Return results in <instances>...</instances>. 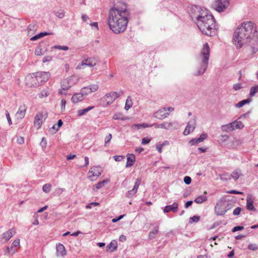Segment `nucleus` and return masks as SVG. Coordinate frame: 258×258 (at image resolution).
<instances>
[{
	"label": "nucleus",
	"instance_id": "5fc2aeb1",
	"mask_svg": "<svg viewBox=\"0 0 258 258\" xmlns=\"http://www.w3.org/2000/svg\"><path fill=\"white\" fill-rule=\"evenodd\" d=\"M99 205V203L98 202H92V203H89V204H88L86 206V209H91V208H92V207L93 206H98Z\"/></svg>",
	"mask_w": 258,
	"mask_h": 258
},
{
	"label": "nucleus",
	"instance_id": "3c124183",
	"mask_svg": "<svg viewBox=\"0 0 258 258\" xmlns=\"http://www.w3.org/2000/svg\"><path fill=\"white\" fill-rule=\"evenodd\" d=\"M20 244V239H15L13 242L12 243V245H11V249H13V247H16V246H18Z\"/></svg>",
	"mask_w": 258,
	"mask_h": 258
},
{
	"label": "nucleus",
	"instance_id": "680f3d73",
	"mask_svg": "<svg viewBox=\"0 0 258 258\" xmlns=\"http://www.w3.org/2000/svg\"><path fill=\"white\" fill-rule=\"evenodd\" d=\"M6 117H7V120H8L9 125H11L12 124V121L11 119L10 114L7 110H6Z\"/></svg>",
	"mask_w": 258,
	"mask_h": 258
},
{
	"label": "nucleus",
	"instance_id": "6e6d98bb",
	"mask_svg": "<svg viewBox=\"0 0 258 258\" xmlns=\"http://www.w3.org/2000/svg\"><path fill=\"white\" fill-rule=\"evenodd\" d=\"M52 59V57L51 56H44L42 59V62L43 63L49 62L51 61Z\"/></svg>",
	"mask_w": 258,
	"mask_h": 258
},
{
	"label": "nucleus",
	"instance_id": "69168bd1",
	"mask_svg": "<svg viewBox=\"0 0 258 258\" xmlns=\"http://www.w3.org/2000/svg\"><path fill=\"white\" fill-rule=\"evenodd\" d=\"M17 142L20 145H22L24 143V138L22 137H19L17 139Z\"/></svg>",
	"mask_w": 258,
	"mask_h": 258
},
{
	"label": "nucleus",
	"instance_id": "4d7b16f0",
	"mask_svg": "<svg viewBox=\"0 0 258 258\" xmlns=\"http://www.w3.org/2000/svg\"><path fill=\"white\" fill-rule=\"evenodd\" d=\"M241 208L240 207H237L233 211V214L235 216L239 215L241 212Z\"/></svg>",
	"mask_w": 258,
	"mask_h": 258
},
{
	"label": "nucleus",
	"instance_id": "4468645a",
	"mask_svg": "<svg viewBox=\"0 0 258 258\" xmlns=\"http://www.w3.org/2000/svg\"><path fill=\"white\" fill-rule=\"evenodd\" d=\"M244 127V124L242 121L235 120L232 123L227 124V130L232 131L236 129H242Z\"/></svg>",
	"mask_w": 258,
	"mask_h": 258
},
{
	"label": "nucleus",
	"instance_id": "7ed1b4c3",
	"mask_svg": "<svg viewBox=\"0 0 258 258\" xmlns=\"http://www.w3.org/2000/svg\"><path fill=\"white\" fill-rule=\"evenodd\" d=\"M237 29L251 39V42H256L258 46L257 30L254 23L250 21L244 22L239 25Z\"/></svg>",
	"mask_w": 258,
	"mask_h": 258
},
{
	"label": "nucleus",
	"instance_id": "f704fd0d",
	"mask_svg": "<svg viewBox=\"0 0 258 258\" xmlns=\"http://www.w3.org/2000/svg\"><path fill=\"white\" fill-rule=\"evenodd\" d=\"M241 174L240 170L237 169L233 171V172L231 174L230 176L234 180H236L239 177Z\"/></svg>",
	"mask_w": 258,
	"mask_h": 258
},
{
	"label": "nucleus",
	"instance_id": "9d476101",
	"mask_svg": "<svg viewBox=\"0 0 258 258\" xmlns=\"http://www.w3.org/2000/svg\"><path fill=\"white\" fill-rule=\"evenodd\" d=\"M212 7L217 12H223L226 8V0H215Z\"/></svg>",
	"mask_w": 258,
	"mask_h": 258
},
{
	"label": "nucleus",
	"instance_id": "37998d69",
	"mask_svg": "<svg viewBox=\"0 0 258 258\" xmlns=\"http://www.w3.org/2000/svg\"><path fill=\"white\" fill-rule=\"evenodd\" d=\"M200 219V216L195 215V216L191 217L189 218V223L190 224H191L193 222H198V221H199Z\"/></svg>",
	"mask_w": 258,
	"mask_h": 258
},
{
	"label": "nucleus",
	"instance_id": "20e7f679",
	"mask_svg": "<svg viewBox=\"0 0 258 258\" xmlns=\"http://www.w3.org/2000/svg\"><path fill=\"white\" fill-rule=\"evenodd\" d=\"M232 41L237 48H240L244 45L250 44L252 42L251 39L237 28L234 31Z\"/></svg>",
	"mask_w": 258,
	"mask_h": 258
},
{
	"label": "nucleus",
	"instance_id": "a211bd4d",
	"mask_svg": "<svg viewBox=\"0 0 258 258\" xmlns=\"http://www.w3.org/2000/svg\"><path fill=\"white\" fill-rule=\"evenodd\" d=\"M15 233V228H11L2 235L1 240H4L5 242H8Z\"/></svg>",
	"mask_w": 258,
	"mask_h": 258
},
{
	"label": "nucleus",
	"instance_id": "e2e57ef3",
	"mask_svg": "<svg viewBox=\"0 0 258 258\" xmlns=\"http://www.w3.org/2000/svg\"><path fill=\"white\" fill-rule=\"evenodd\" d=\"M151 141V139L148 138H144L142 140V144L143 145H146L150 143Z\"/></svg>",
	"mask_w": 258,
	"mask_h": 258
},
{
	"label": "nucleus",
	"instance_id": "338daca9",
	"mask_svg": "<svg viewBox=\"0 0 258 258\" xmlns=\"http://www.w3.org/2000/svg\"><path fill=\"white\" fill-rule=\"evenodd\" d=\"M164 145V144H158L156 145V149L160 153H161L162 151V149Z\"/></svg>",
	"mask_w": 258,
	"mask_h": 258
},
{
	"label": "nucleus",
	"instance_id": "13d9d810",
	"mask_svg": "<svg viewBox=\"0 0 258 258\" xmlns=\"http://www.w3.org/2000/svg\"><path fill=\"white\" fill-rule=\"evenodd\" d=\"M115 161H121L122 160H123L124 158V157L123 156L121 155H115L113 157Z\"/></svg>",
	"mask_w": 258,
	"mask_h": 258
},
{
	"label": "nucleus",
	"instance_id": "bb28decb",
	"mask_svg": "<svg viewBox=\"0 0 258 258\" xmlns=\"http://www.w3.org/2000/svg\"><path fill=\"white\" fill-rule=\"evenodd\" d=\"M167 130H176L179 127V123L176 121L169 122H167Z\"/></svg>",
	"mask_w": 258,
	"mask_h": 258
},
{
	"label": "nucleus",
	"instance_id": "a18cd8bd",
	"mask_svg": "<svg viewBox=\"0 0 258 258\" xmlns=\"http://www.w3.org/2000/svg\"><path fill=\"white\" fill-rule=\"evenodd\" d=\"M105 183H107V180H103L102 181L98 182L96 184V188L97 189L102 188V187H103L104 186V184H105Z\"/></svg>",
	"mask_w": 258,
	"mask_h": 258
},
{
	"label": "nucleus",
	"instance_id": "1a4fd4ad",
	"mask_svg": "<svg viewBox=\"0 0 258 258\" xmlns=\"http://www.w3.org/2000/svg\"><path fill=\"white\" fill-rule=\"evenodd\" d=\"M47 117V114L40 113L37 114L34 121V126L37 128L39 129L41 127V125L43 121H44Z\"/></svg>",
	"mask_w": 258,
	"mask_h": 258
},
{
	"label": "nucleus",
	"instance_id": "72a5a7b5",
	"mask_svg": "<svg viewBox=\"0 0 258 258\" xmlns=\"http://www.w3.org/2000/svg\"><path fill=\"white\" fill-rule=\"evenodd\" d=\"M112 118L114 120H125L127 119V117H125L122 113L117 112L113 115Z\"/></svg>",
	"mask_w": 258,
	"mask_h": 258
},
{
	"label": "nucleus",
	"instance_id": "c9c22d12",
	"mask_svg": "<svg viewBox=\"0 0 258 258\" xmlns=\"http://www.w3.org/2000/svg\"><path fill=\"white\" fill-rule=\"evenodd\" d=\"M207 200V197L205 195H201L195 199L194 201L197 204H201Z\"/></svg>",
	"mask_w": 258,
	"mask_h": 258
},
{
	"label": "nucleus",
	"instance_id": "0e129e2a",
	"mask_svg": "<svg viewBox=\"0 0 258 258\" xmlns=\"http://www.w3.org/2000/svg\"><path fill=\"white\" fill-rule=\"evenodd\" d=\"M244 229V227L243 226H235L234 227L232 230V231L233 232H235L237 231H238V230H243Z\"/></svg>",
	"mask_w": 258,
	"mask_h": 258
},
{
	"label": "nucleus",
	"instance_id": "f03ea898",
	"mask_svg": "<svg viewBox=\"0 0 258 258\" xmlns=\"http://www.w3.org/2000/svg\"><path fill=\"white\" fill-rule=\"evenodd\" d=\"M189 14L203 34L212 36L214 33V30L215 29L216 22L212 14H209L207 10H204L196 5L191 6Z\"/></svg>",
	"mask_w": 258,
	"mask_h": 258
},
{
	"label": "nucleus",
	"instance_id": "aec40b11",
	"mask_svg": "<svg viewBox=\"0 0 258 258\" xmlns=\"http://www.w3.org/2000/svg\"><path fill=\"white\" fill-rule=\"evenodd\" d=\"M102 170L99 167H93L91 168V169L89 171V173H91L92 175L89 176V178L91 180H93L92 179V177L94 176H97L99 177L100 175H101L102 173Z\"/></svg>",
	"mask_w": 258,
	"mask_h": 258
},
{
	"label": "nucleus",
	"instance_id": "de8ad7c7",
	"mask_svg": "<svg viewBox=\"0 0 258 258\" xmlns=\"http://www.w3.org/2000/svg\"><path fill=\"white\" fill-rule=\"evenodd\" d=\"M201 143L200 141H199V138H194L192 139L189 141V144L191 145H195L196 144H198Z\"/></svg>",
	"mask_w": 258,
	"mask_h": 258
},
{
	"label": "nucleus",
	"instance_id": "a878e982",
	"mask_svg": "<svg viewBox=\"0 0 258 258\" xmlns=\"http://www.w3.org/2000/svg\"><path fill=\"white\" fill-rule=\"evenodd\" d=\"M84 99V96L81 93H76L73 95L71 100L74 103H77L80 101H82Z\"/></svg>",
	"mask_w": 258,
	"mask_h": 258
},
{
	"label": "nucleus",
	"instance_id": "864d4df0",
	"mask_svg": "<svg viewBox=\"0 0 258 258\" xmlns=\"http://www.w3.org/2000/svg\"><path fill=\"white\" fill-rule=\"evenodd\" d=\"M208 137V135L206 133H203L201 134L199 138V141L200 142H203Z\"/></svg>",
	"mask_w": 258,
	"mask_h": 258
},
{
	"label": "nucleus",
	"instance_id": "2eb2a0df",
	"mask_svg": "<svg viewBox=\"0 0 258 258\" xmlns=\"http://www.w3.org/2000/svg\"><path fill=\"white\" fill-rule=\"evenodd\" d=\"M196 124V121L195 119L189 120L183 132V135L186 136L192 133L195 128Z\"/></svg>",
	"mask_w": 258,
	"mask_h": 258
},
{
	"label": "nucleus",
	"instance_id": "49530a36",
	"mask_svg": "<svg viewBox=\"0 0 258 258\" xmlns=\"http://www.w3.org/2000/svg\"><path fill=\"white\" fill-rule=\"evenodd\" d=\"M56 16L59 18H62L64 16V12L63 10H59L56 13Z\"/></svg>",
	"mask_w": 258,
	"mask_h": 258
},
{
	"label": "nucleus",
	"instance_id": "39448f33",
	"mask_svg": "<svg viewBox=\"0 0 258 258\" xmlns=\"http://www.w3.org/2000/svg\"><path fill=\"white\" fill-rule=\"evenodd\" d=\"M210 47L208 43H206L201 52V57L202 62L201 67L198 70L196 76L203 75L206 71L210 57Z\"/></svg>",
	"mask_w": 258,
	"mask_h": 258
},
{
	"label": "nucleus",
	"instance_id": "6ab92c4d",
	"mask_svg": "<svg viewBox=\"0 0 258 258\" xmlns=\"http://www.w3.org/2000/svg\"><path fill=\"white\" fill-rule=\"evenodd\" d=\"M96 60L94 58H89L83 60L82 63L78 66V67L82 69V66H86L89 67H93L96 65Z\"/></svg>",
	"mask_w": 258,
	"mask_h": 258
},
{
	"label": "nucleus",
	"instance_id": "dca6fc26",
	"mask_svg": "<svg viewBox=\"0 0 258 258\" xmlns=\"http://www.w3.org/2000/svg\"><path fill=\"white\" fill-rule=\"evenodd\" d=\"M119 95L116 92H111L109 93L106 94L104 97L103 99L107 101V104H111Z\"/></svg>",
	"mask_w": 258,
	"mask_h": 258
},
{
	"label": "nucleus",
	"instance_id": "c756f323",
	"mask_svg": "<svg viewBox=\"0 0 258 258\" xmlns=\"http://www.w3.org/2000/svg\"><path fill=\"white\" fill-rule=\"evenodd\" d=\"M26 110V109L25 105L20 106L17 112L18 117L20 118H23L25 115Z\"/></svg>",
	"mask_w": 258,
	"mask_h": 258
},
{
	"label": "nucleus",
	"instance_id": "09e8293b",
	"mask_svg": "<svg viewBox=\"0 0 258 258\" xmlns=\"http://www.w3.org/2000/svg\"><path fill=\"white\" fill-rule=\"evenodd\" d=\"M46 145H47L46 140L44 137H43L42 138L41 141L40 143V145L42 147V149H45L46 148Z\"/></svg>",
	"mask_w": 258,
	"mask_h": 258
},
{
	"label": "nucleus",
	"instance_id": "052dcab7",
	"mask_svg": "<svg viewBox=\"0 0 258 258\" xmlns=\"http://www.w3.org/2000/svg\"><path fill=\"white\" fill-rule=\"evenodd\" d=\"M48 93L46 91L43 90L41 92V93L39 94V97L40 98H43L44 97H47L48 95Z\"/></svg>",
	"mask_w": 258,
	"mask_h": 258
},
{
	"label": "nucleus",
	"instance_id": "6e6552de",
	"mask_svg": "<svg viewBox=\"0 0 258 258\" xmlns=\"http://www.w3.org/2000/svg\"><path fill=\"white\" fill-rule=\"evenodd\" d=\"M174 110L172 107H163L154 113V117L160 120H162L167 117L169 114V112H166L167 110L172 111Z\"/></svg>",
	"mask_w": 258,
	"mask_h": 258
},
{
	"label": "nucleus",
	"instance_id": "9b49d317",
	"mask_svg": "<svg viewBox=\"0 0 258 258\" xmlns=\"http://www.w3.org/2000/svg\"><path fill=\"white\" fill-rule=\"evenodd\" d=\"M215 211L217 215H223L226 212V204L223 201H219L215 207Z\"/></svg>",
	"mask_w": 258,
	"mask_h": 258
},
{
	"label": "nucleus",
	"instance_id": "8fccbe9b",
	"mask_svg": "<svg viewBox=\"0 0 258 258\" xmlns=\"http://www.w3.org/2000/svg\"><path fill=\"white\" fill-rule=\"evenodd\" d=\"M112 138V135L111 134H109L108 135H107L105 138V146H107V144L110 141L111 139Z\"/></svg>",
	"mask_w": 258,
	"mask_h": 258
},
{
	"label": "nucleus",
	"instance_id": "ddd939ff",
	"mask_svg": "<svg viewBox=\"0 0 258 258\" xmlns=\"http://www.w3.org/2000/svg\"><path fill=\"white\" fill-rule=\"evenodd\" d=\"M47 50L46 43L42 41L39 43V45L36 47L35 50V54L36 55H42Z\"/></svg>",
	"mask_w": 258,
	"mask_h": 258
},
{
	"label": "nucleus",
	"instance_id": "603ef678",
	"mask_svg": "<svg viewBox=\"0 0 258 258\" xmlns=\"http://www.w3.org/2000/svg\"><path fill=\"white\" fill-rule=\"evenodd\" d=\"M248 248L251 250H256L257 249L258 247L255 244H249L248 245Z\"/></svg>",
	"mask_w": 258,
	"mask_h": 258
},
{
	"label": "nucleus",
	"instance_id": "c85d7f7f",
	"mask_svg": "<svg viewBox=\"0 0 258 258\" xmlns=\"http://www.w3.org/2000/svg\"><path fill=\"white\" fill-rule=\"evenodd\" d=\"M159 225H156L154 227V229L152 231H150L149 233V239L150 240L153 239L155 238L157 234L159 232Z\"/></svg>",
	"mask_w": 258,
	"mask_h": 258
},
{
	"label": "nucleus",
	"instance_id": "423d86ee",
	"mask_svg": "<svg viewBox=\"0 0 258 258\" xmlns=\"http://www.w3.org/2000/svg\"><path fill=\"white\" fill-rule=\"evenodd\" d=\"M77 81L78 79L75 76H72L63 80L60 83L61 89L59 90V93L60 94H66V91L76 84Z\"/></svg>",
	"mask_w": 258,
	"mask_h": 258
},
{
	"label": "nucleus",
	"instance_id": "79ce46f5",
	"mask_svg": "<svg viewBox=\"0 0 258 258\" xmlns=\"http://www.w3.org/2000/svg\"><path fill=\"white\" fill-rule=\"evenodd\" d=\"M51 185L49 183H46L43 185L42 190L45 193H49L51 190Z\"/></svg>",
	"mask_w": 258,
	"mask_h": 258
},
{
	"label": "nucleus",
	"instance_id": "b1692460",
	"mask_svg": "<svg viewBox=\"0 0 258 258\" xmlns=\"http://www.w3.org/2000/svg\"><path fill=\"white\" fill-rule=\"evenodd\" d=\"M136 161L135 156L133 154H128L127 155V162L125 167L128 168L132 166Z\"/></svg>",
	"mask_w": 258,
	"mask_h": 258
},
{
	"label": "nucleus",
	"instance_id": "f8f14e48",
	"mask_svg": "<svg viewBox=\"0 0 258 258\" xmlns=\"http://www.w3.org/2000/svg\"><path fill=\"white\" fill-rule=\"evenodd\" d=\"M225 131L226 125H222L221 127V130L218 131L217 133V142L221 146L225 145L226 134L222 133V132L224 133Z\"/></svg>",
	"mask_w": 258,
	"mask_h": 258
},
{
	"label": "nucleus",
	"instance_id": "f257e3e1",
	"mask_svg": "<svg viewBox=\"0 0 258 258\" xmlns=\"http://www.w3.org/2000/svg\"><path fill=\"white\" fill-rule=\"evenodd\" d=\"M130 12L124 3L120 4L110 9L108 18V25L115 34L123 32L126 29Z\"/></svg>",
	"mask_w": 258,
	"mask_h": 258
},
{
	"label": "nucleus",
	"instance_id": "774afa93",
	"mask_svg": "<svg viewBox=\"0 0 258 258\" xmlns=\"http://www.w3.org/2000/svg\"><path fill=\"white\" fill-rule=\"evenodd\" d=\"M62 121L61 119H59L57 121V128H56V131H58L59 128L62 125Z\"/></svg>",
	"mask_w": 258,
	"mask_h": 258
},
{
	"label": "nucleus",
	"instance_id": "58836bf2",
	"mask_svg": "<svg viewBox=\"0 0 258 258\" xmlns=\"http://www.w3.org/2000/svg\"><path fill=\"white\" fill-rule=\"evenodd\" d=\"M250 101V100L249 99L243 100L240 101L237 104H236L235 105V106H236V107H237L238 108H240V107H242L244 105L249 103Z\"/></svg>",
	"mask_w": 258,
	"mask_h": 258
},
{
	"label": "nucleus",
	"instance_id": "4be33fe9",
	"mask_svg": "<svg viewBox=\"0 0 258 258\" xmlns=\"http://www.w3.org/2000/svg\"><path fill=\"white\" fill-rule=\"evenodd\" d=\"M178 208V204L176 203H173V204L172 205L166 206L164 209V212L166 213L170 211H172L174 213H176L177 212Z\"/></svg>",
	"mask_w": 258,
	"mask_h": 258
},
{
	"label": "nucleus",
	"instance_id": "473e14b6",
	"mask_svg": "<svg viewBox=\"0 0 258 258\" xmlns=\"http://www.w3.org/2000/svg\"><path fill=\"white\" fill-rule=\"evenodd\" d=\"M94 108V106H89L87 108L83 109H80L78 110L77 111L78 113V116H81L84 114H85L87 112H88L89 111L91 110V109H93Z\"/></svg>",
	"mask_w": 258,
	"mask_h": 258
},
{
	"label": "nucleus",
	"instance_id": "5701e85b",
	"mask_svg": "<svg viewBox=\"0 0 258 258\" xmlns=\"http://www.w3.org/2000/svg\"><path fill=\"white\" fill-rule=\"evenodd\" d=\"M246 208L249 211H256L253 205V200L251 196H248L246 198Z\"/></svg>",
	"mask_w": 258,
	"mask_h": 258
},
{
	"label": "nucleus",
	"instance_id": "f3484780",
	"mask_svg": "<svg viewBox=\"0 0 258 258\" xmlns=\"http://www.w3.org/2000/svg\"><path fill=\"white\" fill-rule=\"evenodd\" d=\"M141 183V180L139 178L137 179L135 184L134 186V187L132 189L128 190L125 195L126 197L128 198H131L133 197V196L135 195L138 189V188Z\"/></svg>",
	"mask_w": 258,
	"mask_h": 258
},
{
	"label": "nucleus",
	"instance_id": "cd10ccee",
	"mask_svg": "<svg viewBox=\"0 0 258 258\" xmlns=\"http://www.w3.org/2000/svg\"><path fill=\"white\" fill-rule=\"evenodd\" d=\"M52 34H53L52 33H47L46 32H40L39 34H36L35 36L31 37L30 38V40L33 41H36L44 36H45L48 35H52Z\"/></svg>",
	"mask_w": 258,
	"mask_h": 258
},
{
	"label": "nucleus",
	"instance_id": "a19ab883",
	"mask_svg": "<svg viewBox=\"0 0 258 258\" xmlns=\"http://www.w3.org/2000/svg\"><path fill=\"white\" fill-rule=\"evenodd\" d=\"M257 92H258V86L252 87L250 89L249 96H253Z\"/></svg>",
	"mask_w": 258,
	"mask_h": 258
},
{
	"label": "nucleus",
	"instance_id": "393cba45",
	"mask_svg": "<svg viewBox=\"0 0 258 258\" xmlns=\"http://www.w3.org/2000/svg\"><path fill=\"white\" fill-rule=\"evenodd\" d=\"M117 242L116 240H112L106 247L107 251L113 252L117 249Z\"/></svg>",
	"mask_w": 258,
	"mask_h": 258
},
{
	"label": "nucleus",
	"instance_id": "c03bdc74",
	"mask_svg": "<svg viewBox=\"0 0 258 258\" xmlns=\"http://www.w3.org/2000/svg\"><path fill=\"white\" fill-rule=\"evenodd\" d=\"M91 92H94L97 91L98 89V85L97 84H93L88 86Z\"/></svg>",
	"mask_w": 258,
	"mask_h": 258
},
{
	"label": "nucleus",
	"instance_id": "ea45409f",
	"mask_svg": "<svg viewBox=\"0 0 258 258\" xmlns=\"http://www.w3.org/2000/svg\"><path fill=\"white\" fill-rule=\"evenodd\" d=\"M91 93V92L88 86L83 88L81 90V93L82 94L84 97Z\"/></svg>",
	"mask_w": 258,
	"mask_h": 258
},
{
	"label": "nucleus",
	"instance_id": "bf43d9fd",
	"mask_svg": "<svg viewBox=\"0 0 258 258\" xmlns=\"http://www.w3.org/2000/svg\"><path fill=\"white\" fill-rule=\"evenodd\" d=\"M183 181L186 184H189L191 182V178L188 176H186L184 177Z\"/></svg>",
	"mask_w": 258,
	"mask_h": 258
},
{
	"label": "nucleus",
	"instance_id": "4c0bfd02",
	"mask_svg": "<svg viewBox=\"0 0 258 258\" xmlns=\"http://www.w3.org/2000/svg\"><path fill=\"white\" fill-rule=\"evenodd\" d=\"M151 125H153V126L156 128H164V129L167 130V128H168L167 127V122H164L161 124L153 123V124H152Z\"/></svg>",
	"mask_w": 258,
	"mask_h": 258
},
{
	"label": "nucleus",
	"instance_id": "7c9ffc66",
	"mask_svg": "<svg viewBox=\"0 0 258 258\" xmlns=\"http://www.w3.org/2000/svg\"><path fill=\"white\" fill-rule=\"evenodd\" d=\"M153 126V125L148 124L147 123H138V124H134L132 125V128L135 130H139L141 128H145Z\"/></svg>",
	"mask_w": 258,
	"mask_h": 258
},
{
	"label": "nucleus",
	"instance_id": "e433bc0d",
	"mask_svg": "<svg viewBox=\"0 0 258 258\" xmlns=\"http://www.w3.org/2000/svg\"><path fill=\"white\" fill-rule=\"evenodd\" d=\"M133 105V102L132 98L130 96H128L126 100L125 105L124 107V109L126 110H128L130 108L132 107Z\"/></svg>",
	"mask_w": 258,
	"mask_h": 258
},
{
	"label": "nucleus",
	"instance_id": "2f4dec72",
	"mask_svg": "<svg viewBox=\"0 0 258 258\" xmlns=\"http://www.w3.org/2000/svg\"><path fill=\"white\" fill-rule=\"evenodd\" d=\"M37 27L38 26L36 24H30L27 28L28 34L30 35L34 34L36 31Z\"/></svg>",
	"mask_w": 258,
	"mask_h": 258
},
{
	"label": "nucleus",
	"instance_id": "0eeeda50",
	"mask_svg": "<svg viewBox=\"0 0 258 258\" xmlns=\"http://www.w3.org/2000/svg\"><path fill=\"white\" fill-rule=\"evenodd\" d=\"M50 76V74L48 72H38L36 73L34 77H32V82L34 83L33 85L39 86L47 81Z\"/></svg>",
	"mask_w": 258,
	"mask_h": 258
},
{
	"label": "nucleus",
	"instance_id": "412c9836",
	"mask_svg": "<svg viewBox=\"0 0 258 258\" xmlns=\"http://www.w3.org/2000/svg\"><path fill=\"white\" fill-rule=\"evenodd\" d=\"M56 255L60 256H64L66 255L67 252L66 248L63 244L59 243L56 245Z\"/></svg>",
	"mask_w": 258,
	"mask_h": 258
}]
</instances>
